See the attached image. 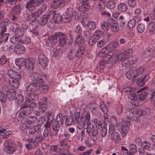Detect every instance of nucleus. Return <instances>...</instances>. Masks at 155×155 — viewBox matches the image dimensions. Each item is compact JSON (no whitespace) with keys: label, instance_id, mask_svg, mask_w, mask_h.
<instances>
[{"label":"nucleus","instance_id":"obj_32","mask_svg":"<svg viewBox=\"0 0 155 155\" xmlns=\"http://www.w3.org/2000/svg\"><path fill=\"white\" fill-rule=\"evenodd\" d=\"M127 5L124 3H121L119 4L117 6V9L120 11L125 12L128 9Z\"/></svg>","mask_w":155,"mask_h":155},{"label":"nucleus","instance_id":"obj_10","mask_svg":"<svg viewBox=\"0 0 155 155\" xmlns=\"http://www.w3.org/2000/svg\"><path fill=\"white\" fill-rule=\"evenodd\" d=\"M129 115L130 117L132 120H136L138 117L142 115V110L140 109H138L134 110H131L129 112Z\"/></svg>","mask_w":155,"mask_h":155},{"label":"nucleus","instance_id":"obj_11","mask_svg":"<svg viewBox=\"0 0 155 155\" xmlns=\"http://www.w3.org/2000/svg\"><path fill=\"white\" fill-rule=\"evenodd\" d=\"M16 45L11 46L10 48L18 54H21L24 53L25 51V47L22 44H17Z\"/></svg>","mask_w":155,"mask_h":155},{"label":"nucleus","instance_id":"obj_46","mask_svg":"<svg viewBox=\"0 0 155 155\" xmlns=\"http://www.w3.org/2000/svg\"><path fill=\"white\" fill-rule=\"evenodd\" d=\"M65 117L66 126H68L72 125L73 123L72 122L74 121V116L72 117H71L70 116H66Z\"/></svg>","mask_w":155,"mask_h":155},{"label":"nucleus","instance_id":"obj_34","mask_svg":"<svg viewBox=\"0 0 155 155\" xmlns=\"http://www.w3.org/2000/svg\"><path fill=\"white\" fill-rule=\"evenodd\" d=\"M13 32L15 34L19 37L22 36L24 34V31L22 30L20 28L16 27L13 29Z\"/></svg>","mask_w":155,"mask_h":155},{"label":"nucleus","instance_id":"obj_27","mask_svg":"<svg viewBox=\"0 0 155 155\" xmlns=\"http://www.w3.org/2000/svg\"><path fill=\"white\" fill-rule=\"evenodd\" d=\"M118 44L115 42H111L110 43L104 48L106 50L107 52H110L114 51L117 47Z\"/></svg>","mask_w":155,"mask_h":155},{"label":"nucleus","instance_id":"obj_63","mask_svg":"<svg viewBox=\"0 0 155 155\" xmlns=\"http://www.w3.org/2000/svg\"><path fill=\"white\" fill-rule=\"evenodd\" d=\"M105 3L102 1H101L100 2L98 3L97 7V8L98 9V10L101 11L104 10L105 8Z\"/></svg>","mask_w":155,"mask_h":155},{"label":"nucleus","instance_id":"obj_8","mask_svg":"<svg viewBox=\"0 0 155 155\" xmlns=\"http://www.w3.org/2000/svg\"><path fill=\"white\" fill-rule=\"evenodd\" d=\"M25 7L26 8V12L24 15L25 17L26 18V20L27 21H31L33 23V21L34 20H31L32 16L31 14L30 15V14L35 9V8H34V9H32L33 7L27 3L25 5Z\"/></svg>","mask_w":155,"mask_h":155},{"label":"nucleus","instance_id":"obj_49","mask_svg":"<svg viewBox=\"0 0 155 155\" xmlns=\"http://www.w3.org/2000/svg\"><path fill=\"white\" fill-rule=\"evenodd\" d=\"M101 28L104 31H106L109 30V27L107 23V22L104 21H103L101 22Z\"/></svg>","mask_w":155,"mask_h":155},{"label":"nucleus","instance_id":"obj_41","mask_svg":"<svg viewBox=\"0 0 155 155\" xmlns=\"http://www.w3.org/2000/svg\"><path fill=\"white\" fill-rule=\"evenodd\" d=\"M147 27L149 32L151 34L153 33L155 30V22H150L148 25Z\"/></svg>","mask_w":155,"mask_h":155},{"label":"nucleus","instance_id":"obj_25","mask_svg":"<svg viewBox=\"0 0 155 155\" xmlns=\"http://www.w3.org/2000/svg\"><path fill=\"white\" fill-rule=\"evenodd\" d=\"M46 0H31L27 3L32 7L35 9L36 7L39 6L40 5L44 2Z\"/></svg>","mask_w":155,"mask_h":155},{"label":"nucleus","instance_id":"obj_48","mask_svg":"<svg viewBox=\"0 0 155 155\" xmlns=\"http://www.w3.org/2000/svg\"><path fill=\"white\" fill-rule=\"evenodd\" d=\"M88 28L91 31L94 30L96 28V23L93 21H91L87 24Z\"/></svg>","mask_w":155,"mask_h":155},{"label":"nucleus","instance_id":"obj_33","mask_svg":"<svg viewBox=\"0 0 155 155\" xmlns=\"http://www.w3.org/2000/svg\"><path fill=\"white\" fill-rule=\"evenodd\" d=\"M149 77V75L147 74L144 76L143 78H139V80L138 81L139 85L141 86L144 85L148 80Z\"/></svg>","mask_w":155,"mask_h":155},{"label":"nucleus","instance_id":"obj_6","mask_svg":"<svg viewBox=\"0 0 155 155\" xmlns=\"http://www.w3.org/2000/svg\"><path fill=\"white\" fill-rule=\"evenodd\" d=\"M35 60L31 58H26L25 66L24 69L28 74L32 72L34 68Z\"/></svg>","mask_w":155,"mask_h":155},{"label":"nucleus","instance_id":"obj_53","mask_svg":"<svg viewBox=\"0 0 155 155\" xmlns=\"http://www.w3.org/2000/svg\"><path fill=\"white\" fill-rule=\"evenodd\" d=\"M35 140H34L38 141V142H41L43 141V137H42V134L40 132H37L35 135Z\"/></svg>","mask_w":155,"mask_h":155},{"label":"nucleus","instance_id":"obj_29","mask_svg":"<svg viewBox=\"0 0 155 155\" xmlns=\"http://www.w3.org/2000/svg\"><path fill=\"white\" fill-rule=\"evenodd\" d=\"M7 99L10 101H12L16 98V93L12 90L10 89L6 93Z\"/></svg>","mask_w":155,"mask_h":155},{"label":"nucleus","instance_id":"obj_62","mask_svg":"<svg viewBox=\"0 0 155 155\" xmlns=\"http://www.w3.org/2000/svg\"><path fill=\"white\" fill-rule=\"evenodd\" d=\"M105 4L108 8L111 9L114 8L115 3L113 0H110L109 2L106 3Z\"/></svg>","mask_w":155,"mask_h":155},{"label":"nucleus","instance_id":"obj_44","mask_svg":"<svg viewBox=\"0 0 155 155\" xmlns=\"http://www.w3.org/2000/svg\"><path fill=\"white\" fill-rule=\"evenodd\" d=\"M26 58H21L15 62L16 64L20 67H24L26 65Z\"/></svg>","mask_w":155,"mask_h":155},{"label":"nucleus","instance_id":"obj_31","mask_svg":"<svg viewBox=\"0 0 155 155\" xmlns=\"http://www.w3.org/2000/svg\"><path fill=\"white\" fill-rule=\"evenodd\" d=\"M38 97V95L34 93H30L27 94L26 97V100L27 102H31L35 100Z\"/></svg>","mask_w":155,"mask_h":155},{"label":"nucleus","instance_id":"obj_42","mask_svg":"<svg viewBox=\"0 0 155 155\" xmlns=\"http://www.w3.org/2000/svg\"><path fill=\"white\" fill-rule=\"evenodd\" d=\"M20 5L19 4L15 5L11 9V11L14 14L18 15L20 13Z\"/></svg>","mask_w":155,"mask_h":155},{"label":"nucleus","instance_id":"obj_64","mask_svg":"<svg viewBox=\"0 0 155 155\" xmlns=\"http://www.w3.org/2000/svg\"><path fill=\"white\" fill-rule=\"evenodd\" d=\"M74 32L78 35H81L82 33V28L80 25H78L75 26L74 28Z\"/></svg>","mask_w":155,"mask_h":155},{"label":"nucleus","instance_id":"obj_21","mask_svg":"<svg viewBox=\"0 0 155 155\" xmlns=\"http://www.w3.org/2000/svg\"><path fill=\"white\" fill-rule=\"evenodd\" d=\"M39 86L35 84L31 83L26 87L25 91L29 92H33L37 91Z\"/></svg>","mask_w":155,"mask_h":155},{"label":"nucleus","instance_id":"obj_22","mask_svg":"<svg viewBox=\"0 0 155 155\" xmlns=\"http://www.w3.org/2000/svg\"><path fill=\"white\" fill-rule=\"evenodd\" d=\"M76 47V45L74 44L71 45L68 55L69 59L71 60L74 59L76 56H77L75 51Z\"/></svg>","mask_w":155,"mask_h":155},{"label":"nucleus","instance_id":"obj_47","mask_svg":"<svg viewBox=\"0 0 155 155\" xmlns=\"http://www.w3.org/2000/svg\"><path fill=\"white\" fill-rule=\"evenodd\" d=\"M104 35L103 32L100 30H97L94 32L93 36L97 40L100 37Z\"/></svg>","mask_w":155,"mask_h":155},{"label":"nucleus","instance_id":"obj_55","mask_svg":"<svg viewBox=\"0 0 155 155\" xmlns=\"http://www.w3.org/2000/svg\"><path fill=\"white\" fill-rule=\"evenodd\" d=\"M62 51L61 48L54 49L53 50V55L56 57L58 55H61L62 54Z\"/></svg>","mask_w":155,"mask_h":155},{"label":"nucleus","instance_id":"obj_5","mask_svg":"<svg viewBox=\"0 0 155 155\" xmlns=\"http://www.w3.org/2000/svg\"><path fill=\"white\" fill-rule=\"evenodd\" d=\"M10 41L15 44L30 43L31 42V38L27 36L24 37L23 40L21 38L14 36L10 38Z\"/></svg>","mask_w":155,"mask_h":155},{"label":"nucleus","instance_id":"obj_12","mask_svg":"<svg viewBox=\"0 0 155 155\" xmlns=\"http://www.w3.org/2000/svg\"><path fill=\"white\" fill-rule=\"evenodd\" d=\"M38 63L43 68L46 67L48 63L47 57L43 54H40L38 57Z\"/></svg>","mask_w":155,"mask_h":155},{"label":"nucleus","instance_id":"obj_15","mask_svg":"<svg viewBox=\"0 0 155 155\" xmlns=\"http://www.w3.org/2000/svg\"><path fill=\"white\" fill-rule=\"evenodd\" d=\"M25 141L28 143L25 145V147L28 150L31 149L33 147H35L38 144L36 141L33 140L32 138L27 139Z\"/></svg>","mask_w":155,"mask_h":155},{"label":"nucleus","instance_id":"obj_26","mask_svg":"<svg viewBox=\"0 0 155 155\" xmlns=\"http://www.w3.org/2000/svg\"><path fill=\"white\" fill-rule=\"evenodd\" d=\"M32 109L29 107H26L19 113L18 117L21 118L24 117L26 115L30 114L32 111Z\"/></svg>","mask_w":155,"mask_h":155},{"label":"nucleus","instance_id":"obj_20","mask_svg":"<svg viewBox=\"0 0 155 155\" xmlns=\"http://www.w3.org/2000/svg\"><path fill=\"white\" fill-rule=\"evenodd\" d=\"M126 75L128 79L134 82L137 83L138 82V81L139 80V78L135 76L134 71L132 70L127 71L126 74Z\"/></svg>","mask_w":155,"mask_h":155},{"label":"nucleus","instance_id":"obj_60","mask_svg":"<svg viewBox=\"0 0 155 155\" xmlns=\"http://www.w3.org/2000/svg\"><path fill=\"white\" fill-rule=\"evenodd\" d=\"M10 23L9 20L7 18H4L1 21V25L2 26H5L8 25Z\"/></svg>","mask_w":155,"mask_h":155},{"label":"nucleus","instance_id":"obj_36","mask_svg":"<svg viewBox=\"0 0 155 155\" xmlns=\"http://www.w3.org/2000/svg\"><path fill=\"white\" fill-rule=\"evenodd\" d=\"M38 108L39 111L42 113L46 111L47 109V104L42 103L38 102Z\"/></svg>","mask_w":155,"mask_h":155},{"label":"nucleus","instance_id":"obj_37","mask_svg":"<svg viewBox=\"0 0 155 155\" xmlns=\"http://www.w3.org/2000/svg\"><path fill=\"white\" fill-rule=\"evenodd\" d=\"M75 42L79 45L82 46L84 43V38L81 35H78L76 38Z\"/></svg>","mask_w":155,"mask_h":155},{"label":"nucleus","instance_id":"obj_9","mask_svg":"<svg viewBox=\"0 0 155 155\" xmlns=\"http://www.w3.org/2000/svg\"><path fill=\"white\" fill-rule=\"evenodd\" d=\"M107 23L113 32L116 33L119 31L118 24L115 20L112 18H110L107 20Z\"/></svg>","mask_w":155,"mask_h":155},{"label":"nucleus","instance_id":"obj_16","mask_svg":"<svg viewBox=\"0 0 155 155\" xmlns=\"http://www.w3.org/2000/svg\"><path fill=\"white\" fill-rule=\"evenodd\" d=\"M121 92L124 93L126 96L127 95L128 99L131 101L133 96L134 95V92L132 91L130 88L127 87L123 88L121 90Z\"/></svg>","mask_w":155,"mask_h":155},{"label":"nucleus","instance_id":"obj_14","mask_svg":"<svg viewBox=\"0 0 155 155\" xmlns=\"http://www.w3.org/2000/svg\"><path fill=\"white\" fill-rule=\"evenodd\" d=\"M54 12L52 11H50L47 14H45L41 17L40 21V25L41 26H43L46 24L51 16V14H53Z\"/></svg>","mask_w":155,"mask_h":155},{"label":"nucleus","instance_id":"obj_51","mask_svg":"<svg viewBox=\"0 0 155 155\" xmlns=\"http://www.w3.org/2000/svg\"><path fill=\"white\" fill-rule=\"evenodd\" d=\"M129 130L128 127L122 126L120 130V133L122 137H124L127 134Z\"/></svg>","mask_w":155,"mask_h":155},{"label":"nucleus","instance_id":"obj_23","mask_svg":"<svg viewBox=\"0 0 155 155\" xmlns=\"http://www.w3.org/2000/svg\"><path fill=\"white\" fill-rule=\"evenodd\" d=\"M54 12V13L51 14V15L53 17V19L54 22L56 23H59L62 21V17L59 14L57 13L54 10H52Z\"/></svg>","mask_w":155,"mask_h":155},{"label":"nucleus","instance_id":"obj_59","mask_svg":"<svg viewBox=\"0 0 155 155\" xmlns=\"http://www.w3.org/2000/svg\"><path fill=\"white\" fill-rule=\"evenodd\" d=\"M133 52L132 49L130 48L125 50L124 53L125 54V56L127 58H128L131 56Z\"/></svg>","mask_w":155,"mask_h":155},{"label":"nucleus","instance_id":"obj_58","mask_svg":"<svg viewBox=\"0 0 155 155\" xmlns=\"http://www.w3.org/2000/svg\"><path fill=\"white\" fill-rule=\"evenodd\" d=\"M145 28L144 24L142 23H140L138 24L137 27V30L139 33L143 32Z\"/></svg>","mask_w":155,"mask_h":155},{"label":"nucleus","instance_id":"obj_1","mask_svg":"<svg viewBox=\"0 0 155 155\" xmlns=\"http://www.w3.org/2000/svg\"><path fill=\"white\" fill-rule=\"evenodd\" d=\"M7 74L10 78L9 79L10 84L15 88H18L20 85L19 81L22 78L20 73L10 69L8 70Z\"/></svg>","mask_w":155,"mask_h":155},{"label":"nucleus","instance_id":"obj_43","mask_svg":"<svg viewBox=\"0 0 155 155\" xmlns=\"http://www.w3.org/2000/svg\"><path fill=\"white\" fill-rule=\"evenodd\" d=\"M147 93L148 100H155V90L153 91L147 90Z\"/></svg>","mask_w":155,"mask_h":155},{"label":"nucleus","instance_id":"obj_35","mask_svg":"<svg viewBox=\"0 0 155 155\" xmlns=\"http://www.w3.org/2000/svg\"><path fill=\"white\" fill-rule=\"evenodd\" d=\"M91 131L93 137V140L97 139V136L98 134V128L96 126H92L91 128Z\"/></svg>","mask_w":155,"mask_h":155},{"label":"nucleus","instance_id":"obj_2","mask_svg":"<svg viewBox=\"0 0 155 155\" xmlns=\"http://www.w3.org/2000/svg\"><path fill=\"white\" fill-rule=\"evenodd\" d=\"M114 125L110 124L109 126L108 136L109 137H111L113 142L116 143H120L121 140L120 134L117 132H115Z\"/></svg>","mask_w":155,"mask_h":155},{"label":"nucleus","instance_id":"obj_57","mask_svg":"<svg viewBox=\"0 0 155 155\" xmlns=\"http://www.w3.org/2000/svg\"><path fill=\"white\" fill-rule=\"evenodd\" d=\"M107 52L106 50L104 47L100 51L98 54L99 56L100 57L104 58L107 54Z\"/></svg>","mask_w":155,"mask_h":155},{"label":"nucleus","instance_id":"obj_28","mask_svg":"<svg viewBox=\"0 0 155 155\" xmlns=\"http://www.w3.org/2000/svg\"><path fill=\"white\" fill-rule=\"evenodd\" d=\"M62 3V0H54L51 3L50 7L53 9H57L60 8Z\"/></svg>","mask_w":155,"mask_h":155},{"label":"nucleus","instance_id":"obj_54","mask_svg":"<svg viewBox=\"0 0 155 155\" xmlns=\"http://www.w3.org/2000/svg\"><path fill=\"white\" fill-rule=\"evenodd\" d=\"M90 114L89 112H87L85 114V117H81L80 120H81V121L84 123V121H86L87 120H90Z\"/></svg>","mask_w":155,"mask_h":155},{"label":"nucleus","instance_id":"obj_38","mask_svg":"<svg viewBox=\"0 0 155 155\" xmlns=\"http://www.w3.org/2000/svg\"><path fill=\"white\" fill-rule=\"evenodd\" d=\"M144 70V68L143 67H141L135 69L134 71V72L135 74V76L137 77L141 75Z\"/></svg>","mask_w":155,"mask_h":155},{"label":"nucleus","instance_id":"obj_40","mask_svg":"<svg viewBox=\"0 0 155 155\" xmlns=\"http://www.w3.org/2000/svg\"><path fill=\"white\" fill-rule=\"evenodd\" d=\"M41 11H39L38 9L36 11L31 14L32 18L34 19V21L35 22H38V21L37 20H35V19L38 18L41 14Z\"/></svg>","mask_w":155,"mask_h":155},{"label":"nucleus","instance_id":"obj_61","mask_svg":"<svg viewBox=\"0 0 155 155\" xmlns=\"http://www.w3.org/2000/svg\"><path fill=\"white\" fill-rule=\"evenodd\" d=\"M48 86L46 84L41 86L40 87H39V88H38L40 91L42 93L46 92L48 90Z\"/></svg>","mask_w":155,"mask_h":155},{"label":"nucleus","instance_id":"obj_7","mask_svg":"<svg viewBox=\"0 0 155 155\" xmlns=\"http://www.w3.org/2000/svg\"><path fill=\"white\" fill-rule=\"evenodd\" d=\"M56 39L58 41V43L60 46L63 47L66 43L67 36L61 32H58L55 33Z\"/></svg>","mask_w":155,"mask_h":155},{"label":"nucleus","instance_id":"obj_4","mask_svg":"<svg viewBox=\"0 0 155 155\" xmlns=\"http://www.w3.org/2000/svg\"><path fill=\"white\" fill-rule=\"evenodd\" d=\"M147 94H148L147 90L146 91H142L141 92H137V94L134 93V95L133 96L131 102L134 101V102L138 103L142 102L145 99H148Z\"/></svg>","mask_w":155,"mask_h":155},{"label":"nucleus","instance_id":"obj_18","mask_svg":"<svg viewBox=\"0 0 155 155\" xmlns=\"http://www.w3.org/2000/svg\"><path fill=\"white\" fill-rule=\"evenodd\" d=\"M88 1V0H80L82 5L79 8V10L81 12L87 10L90 6Z\"/></svg>","mask_w":155,"mask_h":155},{"label":"nucleus","instance_id":"obj_45","mask_svg":"<svg viewBox=\"0 0 155 155\" xmlns=\"http://www.w3.org/2000/svg\"><path fill=\"white\" fill-rule=\"evenodd\" d=\"M85 48L84 46H81L78 49L76 52V55L78 57H81L84 53Z\"/></svg>","mask_w":155,"mask_h":155},{"label":"nucleus","instance_id":"obj_30","mask_svg":"<svg viewBox=\"0 0 155 155\" xmlns=\"http://www.w3.org/2000/svg\"><path fill=\"white\" fill-rule=\"evenodd\" d=\"M62 17V22L64 23H67L71 21V14L68 13H65L63 14Z\"/></svg>","mask_w":155,"mask_h":155},{"label":"nucleus","instance_id":"obj_56","mask_svg":"<svg viewBox=\"0 0 155 155\" xmlns=\"http://www.w3.org/2000/svg\"><path fill=\"white\" fill-rule=\"evenodd\" d=\"M80 113L79 112H76L75 113L74 116V121L72 123L74 124H77L78 122L79 119V121L81 120H80Z\"/></svg>","mask_w":155,"mask_h":155},{"label":"nucleus","instance_id":"obj_50","mask_svg":"<svg viewBox=\"0 0 155 155\" xmlns=\"http://www.w3.org/2000/svg\"><path fill=\"white\" fill-rule=\"evenodd\" d=\"M10 45L8 43L6 42H4L3 44V45L2 48L3 51H6L9 49V51L10 52H12V49L10 48Z\"/></svg>","mask_w":155,"mask_h":155},{"label":"nucleus","instance_id":"obj_52","mask_svg":"<svg viewBox=\"0 0 155 155\" xmlns=\"http://www.w3.org/2000/svg\"><path fill=\"white\" fill-rule=\"evenodd\" d=\"M7 100V94L4 92L0 91V101L3 102H5Z\"/></svg>","mask_w":155,"mask_h":155},{"label":"nucleus","instance_id":"obj_17","mask_svg":"<svg viewBox=\"0 0 155 155\" xmlns=\"http://www.w3.org/2000/svg\"><path fill=\"white\" fill-rule=\"evenodd\" d=\"M55 33L51 37L48 38L46 42V45L49 47H52L57 43Z\"/></svg>","mask_w":155,"mask_h":155},{"label":"nucleus","instance_id":"obj_24","mask_svg":"<svg viewBox=\"0 0 155 155\" xmlns=\"http://www.w3.org/2000/svg\"><path fill=\"white\" fill-rule=\"evenodd\" d=\"M125 54L124 52L120 53L118 55H116L113 57V60L111 62L113 64L115 63L117 60L124 61L127 59Z\"/></svg>","mask_w":155,"mask_h":155},{"label":"nucleus","instance_id":"obj_3","mask_svg":"<svg viewBox=\"0 0 155 155\" xmlns=\"http://www.w3.org/2000/svg\"><path fill=\"white\" fill-rule=\"evenodd\" d=\"M5 143L8 144L4 147L5 150L7 153L12 154L15 152L16 146L14 141L12 140L8 139L5 140Z\"/></svg>","mask_w":155,"mask_h":155},{"label":"nucleus","instance_id":"obj_39","mask_svg":"<svg viewBox=\"0 0 155 155\" xmlns=\"http://www.w3.org/2000/svg\"><path fill=\"white\" fill-rule=\"evenodd\" d=\"M92 113L93 114L97 116L98 118L101 117V114L99 112V109L97 106H94L92 109Z\"/></svg>","mask_w":155,"mask_h":155},{"label":"nucleus","instance_id":"obj_13","mask_svg":"<svg viewBox=\"0 0 155 155\" xmlns=\"http://www.w3.org/2000/svg\"><path fill=\"white\" fill-rule=\"evenodd\" d=\"M141 17L134 16V18L130 20L128 23V26L130 28H133L137 23L141 20Z\"/></svg>","mask_w":155,"mask_h":155},{"label":"nucleus","instance_id":"obj_19","mask_svg":"<svg viewBox=\"0 0 155 155\" xmlns=\"http://www.w3.org/2000/svg\"><path fill=\"white\" fill-rule=\"evenodd\" d=\"M30 77L31 80L35 82L42 83L43 82V80L41 76L37 73H32Z\"/></svg>","mask_w":155,"mask_h":155}]
</instances>
